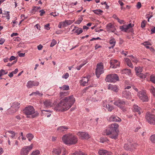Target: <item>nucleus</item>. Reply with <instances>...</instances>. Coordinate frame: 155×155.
I'll list each match as a JSON object with an SVG mask.
<instances>
[{
  "instance_id": "23",
  "label": "nucleus",
  "mask_w": 155,
  "mask_h": 155,
  "mask_svg": "<svg viewBox=\"0 0 155 155\" xmlns=\"http://www.w3.org/2000/svg\"><path fill=\"white\" fill-rule=\"evenodd\" d=\"M20 104V103H19L18 102H16V101L14 102L12 104V107L14 109V110L12 112V113L16 112L17 109L19 107Z\"/></svg>"
},
{
  "instance_id": "35",
  "label": "nucleus",
  "mask_w": 155,
  "mask_h": 155,
  "mask_svg": "<svg viewBox=\"0 0 155 155\" xmlns=\"http://www.w3.org/2000/svg\"><path fill=\"white\" fill-rule=\"evenodd\" d=\"M150 140L153 143H155V134H153L150 137Z\"/></svg>"
},
{
  "instance_id": "32",
  "label": "nucleus",
  "mask_w": 155,
  "mask_h": 155,
  "mask_svg": "<svg viewBox=\"0 0 155 155\" xmlns=\"http://www.w3.org/2000/svg\"><path fill=\"white\" fill-rule=\"evenodd\" d=\"M62 91H68L70 89L69 87L67 85H63L62 86L59 87Z\"/></svg>"
},
{
  "instance_id": "16",
  "label": "nucleus",
  "mask_w": 155,
  "mask_h": 155,
  "mask_svg": "<svg viewBox=\"0 0 155 155\" xmlns=\"http://www.w3.org/2000/svg\"><path fill=\"white\" fill-rule=\"evenodd\" d=\"M89 76L84 77L81 81V84L83 86L87 85L89 81Z\"/></svg>"
},
{
  "instance_id": "43",
  "label": "nucleus",
  "mask_w": 155,
  "mask_h": 155,
  "mask_svg": "<svg viewBox=\"0 0 155 155\" xmlns=\"http://www.w3.org/2000/svg\"><path fill=\"white\" fill-rule=\"evenodd\" d=\"M138 77L141 78H145L146 77V75L144 74L141 72H140V74H138Z\"/></svg>"
},
{
  "instance_id": "12",
  "label": "nucleus",
  "mask_w": 155,
  "mask_h": 155,
  "mask_svg": "<svg viewBox=\"0 0 155 155\" xmlns=\"http://www.w3.org/2000/svg\"><path fill=\"white\" fill-rule=\"evenodd\" d=\"M134 26V24L130 23L128 25H124L120 27V29L122 31L125 32L127 31L129 29L133 27Z\"/></svg>"
},
{
  "instance_id": "15",
  "label": "nucleus",
  "mask_w": 155,
  "mask_h": 155,
  "mask_svg": "<svg viewBox=\"0 0 155 155\" xmlns=\"http://www.w3.org/2000/svg\"><path fill=\"white\" fill-rule=\"evenodd\" d=\"M123 97L127 99H130L131 97V93L129 91L125 90L123 91L122 94Z\"/></svg>"
},
{
  "instance_id": "45",
  "label": "nucleus",
  "mask_w": 155,
  "mask_h": 155,
  "mask_svg": "<svg viewBox=\"0 0 155 155\" xmlns=\"http://www.w3.org/2000/svg\"><path fill=\"white\" fill-rule=\"evenodd\" d=\"M86 62H85L84 63H83L82 64H80V65H79V66H78L76 67V68L78 70H80L81 68L83 66H84V65L85 64H86Z\"/></svg>"
},
{
  "instance_id": "53",
  "label": "nucleus",
  "mask_w": 155,
  "mask_h": 155,
  "mask_svg": "<svg viewBox=\"0 0 155 155\" xmlns=\"http://www.w3.org/2000/svg\"><path fill=\"white\" fill-rule=\"evenodd\" d=\"M40 15L41 16H42L45 13V12L44 10L41 9L40 11Z\"/></svg>"
},
{
  "instance_id": "52",
  "label": "nucleus",
  "mask_w": 155,
  "mask_h": 155,
  "mask_svg": "<svg viewBox=\"0 0 155 155\" xmlns=\"http://www.w3.org/2000/svg\"><path fill=\"white\" fill-rule=\"evenodd\" d=\"M20 136H21V138L22 139V140H25L26 139V137H25L24 136V134L22 132H21L20 134Z\"/></svg>"
},
{
  "instance_id": "26",
  "label": "nucleus",
  "mask_w": 155,
  "mask_h": 155,
  "mask_svg": "<svg viewBox=\"0 0 155 155\" xmlns=\"http://www.w3.org/2000/svg\"><path fill=\"white\" fill-rule=\"evenodd\" d=\"M125 61L127 65L130 67L131 68H133V65L130 59H128V58H124Z\"/></svg>"
},
{
  "instance_id": "51",
  "label": "nucleus",
  "mask_w": 155,
  "mask_h": 155,
  "mask_svg": "<svg viewBox=\"0 0 155 155\" xmlns=\"http://www.w3.org/2000/svg\"><path fill=\"white\" fill-rule=\"evenodd\" d=\"M69 76V74L68 73H66L64 75H63L62 77L63 78H65V79L68 78Z\"/></svg>"
},
{
  "instance_id": "27",
  "label": "nucleus",
  "mask_w": 155,
  "mask_h": 155,
  "mask_svg": "<svg viewBox=\"0 0 155 155\" xmlns=\"http://www.w3.org/2000/svg\"><path fill=\"white\" fill-rule=\"evenodd\" d=\"M103 107L104 109L105 108H106V109H107L108 110L109 112H111V111H112L114 109L113 106L109 105V104L108 105H107V104H104L103 106Z\"/></svg>"
},
{
  "instance_id": "20",
  "label": "nucleus",
  "mask_w": 155,
  "mask_h": 155,
  "mask_svg": "<svg viewBox=\"0 0 155 155\" xmlns=\"http://www.w3.org/2000/svg\"><path fill=\"white\" fill-rule=\"evenodd\" d=\"M107 119L108 120L112 121H121V119L119 117L113 116V115H112V116L109 117Z\"/></svg>"
},
{
  "instance_id": "48",
  "label": "nucleus",
  "mask_w": 155,
  "mask_h": 155,
  "mask_svg": "<svg viewBox=\"0 0 155 155\" xmlns=\"http://www.w3.org/2000/svg\"><path fill=\"white\" fill-rule=\"evenodd\" d=\"M68 93L67 92L65 91L61 92L60 93V96H64V95H68Z\"/></svg>"
},
{
  "instance_id": "18",
  "label": "nucleus",
  "mask_w": 155,
  "mask_h": 155,
  "mask_svg": "<svg viewBox=\"0 0 155 155\" xmlns=\"http://www.w3.org/2000/svg\"><path fill=\"white\" fill-rule=\"evenodd\" d=\"M108 89L113 91L115 92H118L119 89L117 85H112L111 84H109L108 86Z\"/></svg>"
},
{
  "instance_id": "4",
  "label": "nucleus",
  "mask_w": 155,
  "mask_h": 155,
  "mask_svg": "<svg viewBox=\"0 0 155 155\" xmlns=\"http://www.w3.org/2000/svg\"><path fill=\"white\" fill-rule=\"evenodd\" d=\"M24 113L26 115L27 117H36L39 115V113L35 111L33 107L32 106H28L25 107L23 110Z\"/></svg>"
},
{
  "instance_id": "19",
  "label": "nucleus",
  "mask_w": 155,
  "mask_h": 155,
  "mask_svg": "<svg viewBox=\"0 0 155 155\" xmlns=\"http://www.w3.org/2000/svg\"><path fill=\"white\" fill-rule=\"evenodd\" d=\"M137 144L136 143H132L130 145H128V144H126L124 145V148L127 150H129L130 149H133L134 148L137 147Z\"/></svg>"
},
{
  "instance_id": "58",
  "label": "nucleus",
  "mask_w": 155,
  "mask_h": 155,
  "mask_svg": "<svg viewBox=\"0 0 155 155\" xmlns=\"http://www.w3.org/2000/svg\"><path fill=\"white\" fill-rule=\"evenodd\" d=\"M40 8V7H38V6H35L33 7V10L35 12H36V11H37L38 9Z\"/></svg>"
},
{
  "instance_id": "29",
  "label": "nucleus",
  "mask_w": 155,
  "mask_h": 155,
  "mask_svg": "<svg viewBox=\"0 0 155 155\" xmlns=\"http://www.w3.org/2000/svg\"><path fill=\"white\" fill-rule=\"evenodd\" d=\"M121 73H125V74H127V75H131V71L130 69L125 68L121 71Z\"/></svg>"
},
{
  "instance_id": "46",
  "label": "nucleus",
  "mask_w": 155,
  "mask_h": 155,
  "mask_svg": "<svg viewBox=\"0 0 155 155\" xmlns=\"http://www.w3.org/2000/svg\"><path fill=\"white\" fill-rule=\"evenodd\" d=\"M57 44V42L55 40H53L51 43L50 47H53Z\"/></svg>"
},
{
  "instance_id": "21",
  "label": "nucleus",
  "mask_w": 155,
  "mask_h": 155,
  "mask_svg": "<svg viewBox=\"0 0 155 155\" xmlns=\"http://www.w3.org/2000/svg\"><path fill=\"white\" fill-rule=\"evenodd\" d=\"M107 28L108 29V31H111V32L114 33V34H116V33H115L116 29L115 28L114 25L112 24V23H108L107 25Z\"/></svg>"
},
{
  "instance_id": "28",
  "label": "nucleus",
  "mask_w": 155,
  "mask_h": 155,
  "mask_svg": "<svg viewBox=\"0 0 155 155\" xmlns=\"http://www.w3.org/2000/svg\"><path fill=\"white\" fill-rule=\"evenodd\" d=\"M68 128V127L61 126L59 127L57 129V130L59 132H64V131H66Z\"/></svg>"
},
{
  "instance_id": "7",
  "label": "nucleus",
  "mask_w": 155,
  "mask_h": 155,
  "mask_svg": "<svg viewBox=\"0 0 155 155\" xmlns=\"http://www.w3.org/2000/svg\"><path fill=\"white\" fill-rule=\"evenodd\" d=\"M114 104L121 109L124 112L126 111V109L125 107V103L123 100L120 99H118L116 100L114 103Z\"/></svg>"
},
{
  "instance_id": "40",
  "label": "nucleus",
  "mask_w": 155,
  "mask_h": 155,
  "mask_svg": "<svg viewBox=\"0 0 155 155\" xmlns=\"http://www.w3.org/2000/svg\"><path fill=\"white\" fill-rule=\"evenodd\" d=\"M83 31V30L81 28H78L75 31V33H76L77 35H79L81 33H82Z\"/></svg>"
},
{
  "instance_id": "50",
  "label": "nucleus",
  "mask_w": 155,
  "mask_h": 155,
  "mask_svg": "<svg viewBox=\"0 0 155 155\" xmlns=\"http://www.w3.org/2000/svg\"><path fill=\"white\" fill-rule=\"evenodd\" d=\"M150 91L152 92L153 96L155 97V88L152 87L150 89Z\"/></svg>"
},
{
  "instance_id": "9",
  "label": "nucleus",
  "mask_w": 155,
  "mask_h": 155,
  "mask_svg": "<svg viewBox=\"0 0 155 155\" xmlns=\"http://www.w3.org/2000/svg\"><path fill=\"white\" fill-rule=\"evenodd\" d=\"M145 119L149 124L151 125H155V115L147 114L145 115Z\"/></svg>"
},
{
  "instance_id": "1",
  "label": "nucleus",
  "mask_w": 155,
  "mask_h": 155,
  "mask_svg": "<svg viewBox=\"0 0 155 155\" xmlns=\"http://www.w3.org/2000/svg\"><path fill=\"white\" fill-rule=\"evenodd\" d=\"M75 101V99L73 95L65 97L55 106L54 109L55 110L58 111L67 110L71 107Z\"/></svg>"
},
{
  "instance_id": "60",
  "label": "nucleus",
  "mask_w": 155,
  "mask_h": 155,
  "mask_svg": "<svg viewBox=\"0 0 155 155\" xmlns=\"http://www.w3.org/2000/svg\"><path fill=\"white\" fill-rule=\"evenodd\" d=\"M141 4L140 3V2H138L137 4V7L138 8H140V7H141Z\"/></svg>"
},
{
  "instance_id": "56",
  "label": "nucleus",
  "mask_w": 155,
  "mask_h": 155,
  "mask_svg": "<svg viewBox=\"0 0 155 155\" xmlns=\"http://www.w3.org/2000/svg\"><path fill=\"white\" fill-rule=\"evenodd\" d=\"M50 25L49 24H47L46 25H45V28L46 29L48 30L50 29V27H49Z\"/></svg>"
},
{
  "instance_id": "38",
  "label": "nucleus",
  "mask_w": 155,
  "mask_h": 155,
  "mask_svg": "<svg viewBox=\"0 0 155 155\" xmlns=\"http://www.w3.org/2000/svg\"><path fill=\"white\" fill-rule=\"evenodd\" d=\"M40 153V151L39 150H36L32 152L30 155H39Z\"/></svg>"
},
{
  "instance_id": "42",
  "label": "nucleus",
  "mask_w": 155,
  "mask_h": 155,
  "mask_svg": "<svg viewBox=\"0 0 155 155\" xmlns=\"http://www.w3.org/2000/svg\"><path fill=\"white\" fill-rule=\"evenodd\" d=\"M93 12H94L95 13V14H101V13L103 12V11L99 9L94 10L93 11Z\"/></svg>"
},
{
  "instance_id": "62",
  "label": "nucleus",
  "mask_w": 155,
  "mask_h": 155,
  "mask_svg": "<svg viewBox=\"0 0 155 155\" xmlns=\"http://www.w3.org/2000/svg\"><path fill=\"white\" fill-rule=\"evenodd\" d=\"M42 45H41V44H40V45H39L38 46V49L39 50L42 49Z\"/></svg>"
},
{
  "instance_id": "13",
  "label": "nucleus",
  "mask_w": 155,
  "mask_h": 155,
  "mask_svg": "<svg viewBox=\"0 0 155 155\" xmlns=\"http://www.w3.org/2000/svg\"><path fill=\"white\" fill-rule=\"evenodd\" d=\"M77 134L79 137L82 139H88L90 137L89 134L85 132H78Z\"/></svg>"
},
{
  "instance_id": "24",
  "label": "nucleus",
  "mask_w": 155,
  "mask_h": 155,
  "mask_svg": "<svg viewBox=\"0 0 155 155\" xmlns=\"http://www.w3.org/2000/svg\"><path fill=\"white\" fill-rule=\"evenodd\" d=\"M133 109L134 112H137L139 115H140L141 112H142L140 108L137 105H134L133 107Z\"/></svg>"
},
{
  "instance_id": "31",
  "label": "nucleus",
  "mask_w": 155,
  "mask_h": 155,
  "mask_svg": "<svg viewBox=\"0 0 155 155\" xmlns=\"http://www.w3.org/2000/svg\"><path fill=\"white\" fill-rule=\"evenodd\" d=\"M109 43L112 45L111 48H114L116 43V41L114 38H111L110 40Z\"/></svg>"
},
{
  "instance_id": "2",
  "label": "nucleus",
  "mask_w": 155,
  "mask_h": 155,
  "mask_svg": "<svg viewBox=\"0 0 155 155\" xmlns=\"http://www.w3.org/2000/svg\"><path fill=\"white\" fill-rule=\"evenodd\" d=\"M118 124L114 123L108 126V128L106 130V134L111 138L116 139L118 136Z\"/></svg>"
},
{
  "instance_id": "47",
  "label": "nucleus",
  "mask_w": 155,
  "mask_h": 155,
  "mask_svg": "<svg viewBox=\"0 0 155 155\" xmlns=\"http://www.w3.org/2000/svg\"><path fill=\"white\" fill-rule=\"evenodd\" d=\"M66 25H69L71 24L74 21H72V20H66Z\"/></svg>"
},
{
  "instance_id": "3",
  "label": "nucleus",
  "mask_w": 155,
  "mask_h": 155,
  "mask_svg": "<svg viewBox=\"0 0 155 155\" xmlns=\"http://www.w3.org/2000/svg\"><path fill=\"white\" fill-rule=\"evenodd\" d=\"M62 139L64 143L67 144H74L77 143L78 140L77 137L71 134L64 135Z\"/></svg>"
},
{
  "instance_id": "6",
  "label": "nucleus",
  "mask_w": 155,
  "mask_h": 155,
  "mask_svg": "<svg viewBox=\"0 0 155 155\" xmlns=\"http://www.w3.org/2000/svg\"><path fill=\"white\" fill-rule=\"evenodd\" d=\"M33 145L31 144L30 145L23 147L20 151V155H28L30 151L33 149Z\"/></svg>"
},
{
  "instance_id": "5",
  "label": "nucleus",
  "mask_w": 155,
  "mask_h": 155,
  "mask_svg": "<svg viewBox=\"0 0 155 155\" xmlns=\"http://www.w3.org/2000/svg\"><path fill=\"white\" fill-rule=\"evenodd\" d=\"M119 79V78L117 75L116 74H111L107 75L105 80L108 82H114Z\"/></svg>"
},
{
  "instance_id": "37",
  "label": "nucleus",
  "mask_w": 155,
  "mask_h": 155,
  "mask_svg": "<svg viewBox=\"0 0 155 155\" xmlns=\"http://www.w3.org/2000/svg\"><path fill=\"white\" fill-rule=\"evenodd\" d=\"M142 44L143 45H144L147 48H150V47L148 46L147 45H152V44L149 42H144L142 43Z\"/></svg>"
},
{
  "instance_id": "10",
  "label": "nucleus",
  "mask_w": 155,
  "mask_h": 155,
  "mask_svg": "<svg viewBox=\"0 0 155 155\" xmlns=\"http://www.w3.org/2000/svg\"><path fill=\"white\" fill-rule=\"evenodd\" d=\"M137 96L142 101H146L148 100V97L145 91H140L137 93Z\"/></svg>"
},
{
  "instance_id": "36",
  "label": "nucleus",
  "mask_w": 155,
  "mask_h": 155,
  "mask_svg": "<svg viewBox=\"0 0 155 155\" xmlns=\"http://www.w3.org/2000/svg\"><path fill=\"white\" fill-rule=\"evenodd\" d=\"M83 17H84L83 15L81 16L80 18H78V19L77 21H75V23L77 24H79L81 22L83 19Z\"/></svg>"
},
{
  "instance_id": "14",
  "label": "nucleus",
  "mask_w": 155,
  "mask_h": 155,
  "mask_svg": "<svg viewBox=\"0 0 155 155\" xmlns=\"http://www.w3.org/2000/svg\"><path fill=\"white\" fill-rule=\"evenodd\" d=\"M110 67L112 68H117L119 66L120 63L118 61L116 60H111L110 61Z\"/></svg>"
},
{
  "instance_id": "49",
  "label": "nucleus",
  "mask_w": 155,
  "mask_h": 155,
  "mask_svg": "<svg viewBox=\"0 0 155 155\" xmlns=\"http://www.w3.org/2000/svg\"><path fill=\"white\" fill-rule=\"evenodd\" d=\"M33 94H36V95H42V94H41L39 92V91H36L35 92H32L31 94H30V95L31 96V95H33Z\"/></svg>"
},
{
  "instance_id": "54",
  "label": "nucleus",
  "mask_w": 155,
  "mask_h": 155,
  "mask_svg": "<svg viewBox=\"0 0 155 155\" xmlns=\"http://www.w3.org/2000/svg\"><path fill=\"white\" fill-rule=\"evenodd\" d=\"M5 39L3 38H1L0 39V45H3L5 41Z\"/></svg>"
},
{
  "instance_id": "11",
  "label": "nucleus",
  "mask_w": 155,
  "mask_h": 155,
  "mask_svg": "<svg viewBox=\"0 0 155 155\" xmlns=\"http://www.w3.org/2000/svg\"><path fill=\"white\" fill-rule=\"evenodd\" d=\"M61 151H63L62 155H65L67 153L66 152V149L64 148L61 149V148H58L57 149H54L53 151V155H60Z\"/></svg>"
},
{
  "instance_id": "44",
  "label": "nucleus",
  "mask_w": 155,
  "mask_h": 155,
  "mask_svg": "<svg viewBox=\"0 0 155 155\" xmlns=\"http://www.w3.org/2000/svg\"><path fill=\"white\" fill-rule=\"evenodd\" d=\"M150 81L154 83H155V75H151L150 76Z\"/></svg>"
},
{
  "instance_id": "55",
  "label": "nucleus",
  "mask_w": 155,
  "mask_h": 155,
  "mask_svg": "<svg viewBox=\"0 0 155 155\" xmlns=\"http://www.w3.org/2000/svg\"><path fill=\"white\" fill-rule=\"evenodd\" d=\"M62 27H64L66 26L67 23L66 20H65L64 21H63L62 22Z\"/></svg>"
},
{
  "instance_id": "61",
  "label": "nucleus",
  "mask_w": 155,
  "mask_h": 155,
  "mask_svg": "<svg viewBox=\"0 0 155 155\" xmlns=\"http://www.w3.org/2000/svg\"><path fill=\"white\" fill-rule=\"evenodd\" d=\"M15 57H14V56H12L9 59L10 61H12L13 60H15Z\"/></svg>"
},
{
  "instance_id": "25",
  "label": "nucleus",
  "mask_w": 155,
  "mask_h": 155,
  "mask_svg": "<svg viewBox=\"0 0 155 155\" xmlns=\"http://www.w3.org/2000/svg\"><path fill=\"white\" fill-rule=\"evenodd\" d=\"M44 104L45 107H50L52 106L53 103L51 102L50 100H46L44 102Z\"/></svg>"
},
{
  "instance_id": "41",
  "label": "nucleus",
  "mask_w": 155,
  "mask_h": 155,
  "mask_svg": "<svg viewBox=\"0 0 155 155\" xmlns=\"http://www.w3.org/2000/svg\"><path fill=\"white\" fill-rule=\"evenodd\" d=\"M71 155H85V153H82L81 152H76L75 153H73Z\"/></svg>"
},
{
  "instance_id": "22",
  "label": "nucleus",
  "mask_w": 155,
  "mask_h": 155,
  "mask_svg": "<svg viewBox=\"0 0 155 155\" xmlns=\"http://www.w3.org/2000/svg\"><path fill=\"white\" fill-rule=\"evenodd\" d=\"M100 155H111L112 153L104 150H100L98 151Z\"/></svg>"
},
{
  "instance_id": "39",
  "label": "nucleus",
  "mask_w": 155,
  "mask_h": 155,
  "mask_svg": "<svg viewBox=\"0 0 155 155\" xmlns=\"http://www.w3.org/2000/svg\"><path fill=\"white\" fill-rule=\"evenodd\" d=\"M8 132L11 134V137L12 138H14L17 134H16V133H15L14 131H9Z\"/></svg>"
},
{
  "instance_id": "64",
  "label": "nucleus",
  "mask_w": 155,
  "mask_h": 155,
  "mask_svg": "<svg viewBox=\"0 0 155 155\" xmlns=\"http://www.w3.org/2000/svg\"><path fill=\"white\" fill-rule=\"evenodd\" d=\"M104 5H105V8L106 9H108V8H109V6H108V5L107 4L106 2H104Z\"/></svg>"
},
{
  "instance_id": "59",
  "label": "nucleus",
  "mask_w": 155,
  "mask_h": 155,
  "mask_svg": "<svg viewBox=\"0 0 155 155\" xmlns=\"http://www.w3.org/2000/svg\"><path fill=\"white\" fill-rule=\"evenodd\" d=\"M106 139H104L103 138H100V141L102 143H104V142L106 141Z\"/></svg>"
},
{
  "instance_id": "30",
  "label": "nucleus",
  "mask_w": 155,
  "mask_h": 155,
  "mask_svg": "<svg viewBox=\"0 0 155 155\" xmlns=\"http://www.w3.org/2000/svg\"><path fill=\"white\" fill-rule=\"evenodd\" d=\"M135 71L136 72V75L139 76V73L142 72L143 71V69L140 67H137L135 68Z\"/></svg>"
},
{
  "instance_id": "8",
  "label": "nucleus",
  "mask_w": 155,
  "mask_h": 155,
  "mask_svg": "<svg viewBox=\"0 0 155 155\" xmlns=\"http://www.w3.org/2000/svg\"><path fill=\"white\" fill-rule=\"evenodd\" d=\"M103 64L102 63H98L96 69V75L97 78H99L101 74L104 73Z\"/></svg>"
},
{
  "instance_id": "63",
  "label": "nucleus",
  "mask_w": 155,
  "mask_h": 155,
  "mask_svg": "<svg viewBox=\"0 0 155 155\" xmlns=\"http://www.w3.org/2000/svg\"><path fill=\"white\" fill-rule=\"evenodd\" d=\"M151 34H152L153 33H155V26L151 29Z\"/></svg>"
},
{
  "instance_id": "57",
  "label": "nucleus",
  "mask_w": 155,
  "mask_h": 155,
  "mask_svg": "<svg viewBox=\"0 0 155 155\" xmlns=\"http://www.w3.org/2000/svg\"><path fill=\"white\" fill-rule=\"evenodd\" d=\"M145 22H146V21H143L142 22V23H141V27H142V28L145 27Z\"/></svg>"
},
{
  "instance_id": "34",
  "label": "nucleus",
  "mask_w": 155,
  "mask_h": 155,
  "mask_svg": "<svg viewBox=\"0 0 155 155\" xmlns=\"http://www.w3.org/2000/svg\"><path fill=\"white\" fill-rule=\"evenodd\" d=\"M129 56L131 58V59L133 62H134L135 63H137L138 61V60L137 58H135V57H133V56H132V55H130V56Z\"/></svg>"
},
{
  "instance_id": "33",
  "label": "nucleus",
  "mask_w": 155,
  "mask_h": 155,
  "mask_svg": "<svg viewBox=\"0 0 155 155\" xmlns=\"http://www.w3.org/2000/svg\"><path fill=\"white\" fill-rule=\"evenodd\" d=\"M26 137L28 139V140L31 141L33 139L34 136L31 134H27Z\"/></svg>"
},
{
  "instance_id": "17",
  "label": "nucleus",
  "mask_w": 155,
  "mask_h": 155,
  "mask_svg": "<svg viewBox=\"0 0 155 155\" xmlns=\"http://www.w3.org/2000/svg\"><path fill=\"white\" fill-rule=\"evenodd\" d=\"M39 83L38 82H34L33 81H29L27 82V86L28 88H31L33 86H38Z\"/></svg>"
}]
</instances>
